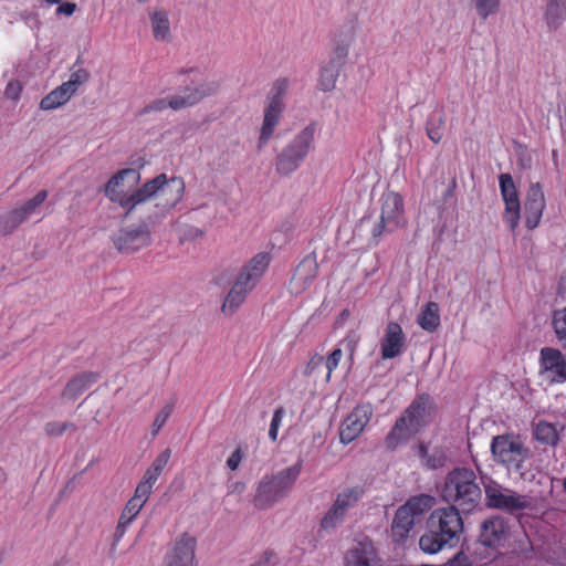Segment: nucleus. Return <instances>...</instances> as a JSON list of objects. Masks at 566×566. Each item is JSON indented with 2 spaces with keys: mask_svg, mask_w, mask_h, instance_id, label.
Returning a JSON list of instances; mask_svg holds the SVG:
<instances>
[{
  "mask_svg": "<svg viewBox=\"0 0 566 566\" xmlns=\"http://www.w3.org/2000/svg\"><path fill=\"white\" fill-rule=\"evenodd\" d=\"M463 532V522L455 507L434 510L427 520V531L419 539L420 548L436 554L446 546H454Z\"/></svg>",
  "mask_w": 566,
  "mask_h": 566,
  "instance_id": "1",
  "label": "nucleus"
},
{
  "mask_svg": "<svg viewBox=\"0 0 566 566\" xmlns=\"http://www.w3.org/2000/svg\"><path fill=\"white\" fill-rule=\"evenodd\" d=\"M270 261L268 252H260L241 268L221 305L226 316H232L241 307L265 274Z\"/></svg>",
  "mask_w": 566,
  "mask_h": 566,
  "instance_id": "2",
  "label": "nucleus"
},
{
  "mask_svg": "<svg viewBox=\"0 0 566 566\" xmlns=\"http://www.w3.org/2000/svg\"><path fill=\"white\" fill-rule=\"evenodd\" d=\"M442 497L451 507L469 513L480 503L482 492L476 483V475L471 469L459 468L448 473Z\"/></svg>",
  "mask_w": 566,
  "mask_h": 566,
  "instance_id": "3",
  "label": "nucleus"
},
{
  "mask_svg": "<svg viewBox=\"0 0 566 566\" xmlns=\"http://www.w3.org/2000/svg\"><path fill=\"white\" fill-rule=\"evenodd\" d=\"M431 420V403L428 396H418L386 437V447L395 450L400 443L407 442Z\"/></svg>",
  "mask_w": 566,
  "mask_h": 566,
  "instance_id": "4",
  "label": "nucleus"
},
{
  "mask_svg": "<svg viewBox=\"0 0 566 566\" xmlns=\"http://www.w3.org/2000/svg\"><path fill=\"white\" fill-rule=\"evenodd\" d=\"M114 223L118 230L112 240L119 253H136L150 244V227L140 214H116Z\"/></svg>",
  "mask_w": 566,
  "mask_h": 566,
  "instance_id": "5",
  "label": "nucleus"
},
{
  "mask_svg": "<svg viewBox=\"0 0 566 566\" xmlns=\"http://www.w3.org/2000/svg\"><path fill=\"white\" fill-rule=\"evenodd\" d=\"M185 181L180 177L159 174L136 189L137 206L156 201L163 209H172L182 199Z\"/></svg>",
  "mask_w": 566,
  "mask_h": 566,
  "instance_id": "6",
  "label": "nucleus"
},
{
  "mask_svg": "<svg viewBox=\"0 0 566 566\" xmlns=\"http://www.w3.org/2000/svg\"><path fill=\"white\" fill-rule=\"evenodd\" d=\"M317 128L311 123L297 132L277 155L275 171L281 176H290L296 171L314 148Z\"/></svg>",
  "mask_w": 566,
  "mask_h": 566,
  "instance_id": "7",
  "label": "nucleus"
},
{
  "mask_svg": "<svg viewBox=\"0 0 566 566\" xmlns=\"http://www.w3.org/2000/svg\"><path fill=\"white\" fill-rule=\"evenodd\" d=\"M301 472V465L295 464L280 471L277 474L264 476L256 489L253 504L258 510H268L291 492Z\"/></svg>",
  "mask_w": 566,
  "mask_h": 566,
  "instance_id": "8",
  "label": "nucleus"
},
{
  "mask_svg": "<svg viewBox=\"0 0 566 566\" xmlns=\"http://www.w3.org/2000/svg\"><path fill=\"white\" fill-rule=\"evenodd\" d=\"M491 452L494 460L506 468L507 471L524 475L523 468L526 460L531 458V450L516 437L500 434L492 439Z\"/></svg>",
  "mask_w": 566,
  "mask_h": 566,
  "instance_id": "9",
  "label": "nucleus"
},
{
  "mask_svg": "<svg viewBox=\"0 0 566 566\" xmlns=\"http://www.w3.org/2000/svg\"><path fill=\"white\" fill-rule=\"evenodd\" d=\"M140 172L134 168H124L115 172L104 185L103 192L111 201L120 208L133 209L137 207L136 190L132 187L140 182Z\"/></svg>",
  "mask_w": 566,
  "mask_h": 566,
  "instance_id": "10",
  "label": "nucleus"
},
{
  "mask_svg": "<svg viewBox=\"0 0 566 566\" xmlns=\"http://www.w3.org/2000/svg\"><path fill=\"white\" fill-rule=\"evenodd\" d=\"M219 90V84L214 81L202 82L196 87H187L182 92L175 95L157 98L149 103L146 112H161L166 108L180 111L191 107L202 101L205 97L216 94Z\"/></svg>",
  "mask_w": 566,
  "mask_h": 566,
  "instance_id": "11",
  "label": "nucleus"
},
{
  "mask_svg": "<svg viewBox=\"0 0 566 566\" xmlns=\"http://www.w3.org/2000/svg\"><path fill=\"white\" fill-rule=\"evenodd\" d=\"M433 497L421 494L409 499L401 505L395 514L391 532L395 537L403 539L413 528L416 518L420 517L426 511L431 509Z\"/></svg>",
  "mask_w": 566,
  "mask_h": 566,
  "instance_id": "12",
  "label": "nucleus"
},
{
  "mask_svg": "<svg viewBox=\"0 0 566 566\" xmlns=\"http://www.w3.org/2000/svg\"><path fill=\"white\" fill-rule=\"evenodd\" d=\"M287 87L289 82L285 78L279 80L274 83L273 90L275 91V95L265 107L263 124L259 136L258 147L260 149L269 143L276 125L279 124L281 114L284 109L282 96L285 94Z\"/></svg>",
  "mask_w": 566,
  "mask_h": 566,
  "instance_id": "13",
  "label": "nucleus"
},
{
  "mask_svg": "<svg viewBox=\"0 0 566 566\" xmlns=\"http://www.w3.org/2000/svg\"><path fill=\"white\" fill-rule=\"evenodd\" d=\"M485 497L490 507L510 513L522 511L530 506V497L527 495L518 494L492 481L485 484Z\"/></svg>",
  "mask_w": 566,
  "mask_h": 566,
  "instance_id": "14",
  "label": "nucleus"
},
{
  "mask_svg": "<svg viewBox=\"0 0 566 566\" xmlns=\"http://www.w3.org/2000/svg\"><path fill=\"white\" fill-rule=\"evenodd\" d=\"M539 375L549 382L566 381V355L554 347H543L539 352Z\"/></svg>",
  "mask_w": 566,
  "mask_h": 566,
  "instance_id": "15",
  "label": "nucleus"
},
{
  "mask_svg": "<svg viewBox=\"0 0 566 566\" xmlns=\"http://www.w3.org/2000/svg\"><path fill=\"white\" fill-rule=\"evenodd\" d=\"M373 408L370 405H360L345 418L339 428V439L344 444L354 441L364 431L370 420Z\"/></svg>",
  "mask_w": 566,
  "mask_h": 566,
  "instance_id": "16",
  "label": "nucleus"
},
{
  "mask_svg": "<svg viewBox=\"0 0 566 566\" xmlns=\"http://www.w3.org/2000/svg\"><path fill=\"white\" fill-rule=\"evenodd\" d=\"M207 228L208 224L202 222L197 214H178L171 222V231L180 244L202 238Z\"/></svg>",
  "mask_w": 566,
  "mask_h": 566,
  "instance_id": "17",
  "label": "nucleus"
},
{
  "mask_svg": "<svg viewBox=\"0 0 566 566\" xmlns=\"http://www.w3.org/2000/svg\"><path fill=\"white\" fill-rule=\"evenodd\" d=\"M195 551V537L182 534L176 539L171 551L167 554L164 566H197Z\"/></svg>",
  "mask_w": 566,
  "mask_h": 566,
  "instance_id": "18",
  "label": "nucleus"
},
{
  "mask_svg": "<svg viewBox=\"0 0 566 566\" xmlns=\"http://www.w3.org/2000/svg\"><path fill=\"white\" fill-rule=\"evenodd\" d=\"M509 535V525L502 516H491L481 524L480 543L486 547L502 546Z\"/></svg>",
  "mask_w": 566,
  "mask_h": 566,
  "instance_id": "19",
  "label": "nucleus"
},
{
  "mask_svg": "<svg viewBox=\"0 0 566 566\" xmlns=\"http://www.w3.org/2000/svg\"><path fill=\"white\" fill-rule=\"evenodd\" d=\"M406 344V337L401 326L398 323L390 322L387 324L384 337L380 340L381 357L391 359L399 356Z\"/></svg>",
  "mask_w": 566,
  "mask_h": 566,
  "instance_id": "20",
  "label": "nucleus"
},
{
  "mask_svg": "<svg viewBox=\"0 0 566 566\" xmlns=\"http://www.w3.org/2000/svg\"><path fill=\"white\" fill-rule=\"evenodd\" d=\"M317 262L315 259L306 258L296 268L291 281L290 289L293 293L300 294L312 284L317 275Z\"/></svg>",
  "mask_w": 566,
  "mask_h": 566,
  "instance_id": "21",
  "label": "nucleus"
},
{
  "mask_svg": "<svg viewBox=\"0 0 566 566\" xmlns=\"http://www.w3.org/2000/svg\"><path fill=\"white\" fill-rule=\"evenodd\" d=\"M376 549L370 541L358 542L345 556L346 566H376Z\"/></svg>",
  "mask_w": 566,
  "mask_h": 566,
  "instance_id": "22",
  "label": "nucleus"
},
{
  "mask_svg": "<svg viewBox=\"0 0 566 566\" xmlns=\"http://www.w3.org/2000/svg\"><path fill=\"white\" fill-rule=\"evenodd\" d=\"M397 226L394 214H366L360 219L361 231L370 232L374 239H378L385 231H391Z\"/></svg>",
  "mask_w": 566,
  "mask_h": 566,
  "instance_id": "23",
  "label": "nucleus"
},
{
  "mask_svg": "<svg viewBox=\"0 0 566 566\" xmlns=\"http://www.w3.org/2000/svg\"><path fill=\"white\" fill-rule=\"evenodd\" d=\"M148 17L154 39L159 42H170L171 28L169 12L163 8H154Z\"/></svg>",
  "mask_w": 566,
  "mask_h": 566,
  "instance_id": "24",
  "label": "nucleus"
},
{
  "mask_svg": "<svg viewBox=\"0 0 566 566\" xmlns=\"http://www.w3.org/2000/svg\"><path fill=\"white\" fill-rule=\"evenodd\" d=\"M96 381V375L92 373H82L73 377L65 385L61 398L66 401L76 400L92 384Z\"/></svg>",
  "mask_w": 566,
  "mask_h": 566,
  "instance_id": "25",
  "label": "nucleus"
},
{
  "mask_svg": "<svg viewBox=\"0 0 566 566\" xmlns=\"http://www.w3.org/2000/svg\"><path fill=\"white\" fill-rule=\"evenodd\" d=\"M564 427L558 423H552L545 420H539L534 423L533 434L537 442L548 447H556L560 440V431Z\"/></svg>",
  "mask_w": 566,
  "mask_h": 566,
  "instance_id": "26",
  "label": "nucleus"
},
{
  "mask_svg": "<svg viewBox=\"0 0 566 566\" xmlns=\"http://www.w3.org/2000/svg\"><path fill=\"white\" fill-rule=\"evenodd\" d=\"M544 21L549 31L558 30L566 21V0H548L544 10Z\"/></svg>",
  "mask_w": 566,
  "mask_h": 566,
  "instance_id": "27",
  "label": "nucleus"
},
{
  "mask_svg": "<svg viewBox=\"0 0 566 566\" xmlns=\"http://www.w3.org/2000/svg\"><path fill=\"white\" fill-rule=\"evenodd\" d=\"M75 93L63 82L61 85L51 91L40 102L42 111H53L65 105Z\"/></svg>",
  "mask_w": 566,
  "mask_h": 566,
  "instance_id": "28",
  "label": "nucleus"
},
{
  "mask_svg": "<svg viewBox=\"0 0 566 566\" xmlns=\"http://www.w3.org/2000/svg\"><path fill=\"white\" fill-rule=\"evenodd\" d=\"M500 189L506 205V212H518L520 200L516 186L510 174H502L499 177Z\"/></svg>",
  "mask_w": 566,
  "mask_h": 566,
  "instance_id": "29",
  "label": "nucleus"
},
{
  "mask_svg": "<svg viewBox=\"0 0 566 566\" xmlns=\"http://www.w3.org/2000/svg\"><path fill=\"white\" fill-rule=\"evenodd\" d=\"M340 66L336 62H326L321 66L318 75V88L323 92H331L336 87L340 73Z\"/></svg>",
  "mask_w": 566,
  "mask_h": 566,
  "instance_id": "30",
  "label": "nucleus"
},
{
  "mask_svg": "<svg viewBox=\"0 0 566 566\" xmlns=\"http://www.w3.org/2000/svg\"><path fill=\"white\" fill-rule=\"evenodd\" d=\"M418 324L427 332H434L440 325L439 305L436 302H428L421 310Z\"/></svg>",
  "mask_w": 566,
  "mask_h": 566,
  "instance_id": "31",
  "label": "nucleus"
},
{
  "mask_svg": "<svg viewBox=\"0 0 566 566\" xmlns=\"http://www.w3.org/2000/svg\"><path fill=\"white\" fill-rule=\"evenodd\" d=\"M358 31H359V25H358L357 21L344 23L335 32L333 42L350 50L352 46L356 42Z\"/></svg>",
  "mask_w": 566,
  "mask_h": 566,
  "instance_id": "32",
  "label": "nucleus"
},
{
  "mask_svg": "<svg viewBox=\"0 0 566 566\" xmlns=\"http://www.w3.org/2000/svg\"><path fill=\"white\" fill-rule=\"evenodd\" d=\"M363 495V486L355 485L346 488L337 494L336 500L333 504H335L336 506H338L339 509L347 513L349 509L354 507L358 503Z\"/></svg>",
  "mask_w": 566,
  "mask_h": 566,
  "instance_id": "33",
  "label": "nucleus"
},
{
  "mask_svg": "<svg viewBox=\"0 0 566 566\" xmlns=\"http://www.w3.org/2000/svg\"><path fill=\"white\" fill-rule=\"evenodd\" d=\"M530 212H543L545 209V198L542 186L539 184L531 185L525 202Z\"/></svg>",
  "mask_w": 566,
  "mask_h": 566,
  "instance_id": "34",
  "label": "nucleus"
},
{
  "mask_svg": "<svg viewBox=\"0 0 566 566\" xmlns=\"http://www.w3.org/2000/svg\"><path fill=\"white\" fill-rule=\"evenodd\" d=\"M419 457L422 459L423 464L429 469H438L444 465L446 455L440 450H433L431 454L428 453V448L420 443L417 448Z\"/></svg>",
  "mask_w": 566,
  "mask_h": 566,
  "instance_id": "35",
  "label": "nucleus"
},
{
  "mask_svg": "<svg viewBox=\"0 0 566 566\" xmlns=\"http://www.w3.org/2000/svg\"><path fill=\"white\" fill-rule=\"evenodd\" d=\"M90 78L91 73L87 69L74 65L71 70L69 80L64 83L69 88H71L76 94L78 88L86 84L90 81Z\"/></svg>",
  "mask_w": 566,
  "mask_h": 566,
  "instance_id": "36",
  "label": "nucleus"
},
{
  "mask_svg": "<svg viewBox=\"0 0 566 566\" xmlns=\"http://www.w3.org/2000/svg\"><path fill=\"white\" fill-rule=\"evenodd\" d=\"M146 502V499L134 493L133 497L128 500L124 510L122 511L119 518L132 523L134 518L138 515V513L142 511Z\"/></svg>",
  "mask_w": 566,
  "mask_h": 566,
  "instance_id": "37",
  "label": "nucleus"
},
{
  "mask_svg": "<svg viewBox=\"0 0 566 566\" xmlns=\"http://www.w3.org/2000/svg\"><path fill=\"white\" fill-rule=\"evenodd\" d=\"M159 475L160 474L153 472L150 469H147L144 473L142 481L137 484L135 493L148 500Z\"/></svg>",
  "mask_w": 566,
  "mask_h": 566,
  "instance_id": "38",
  "label": "nucleus"
},
{
  "mask_svg": "<svg viewBox=\"0 0 566 566\" xmlns=\"http://www.w3.org/2000/svg\"><path fill=\"white\" fill-rule=\"evenodd\" d=\"M346 516V512L333 504L321 521V527L325 531L334 530Z\"/></svg>",
  "mask_w": 566,
  "mask_h": 566,
  "instance_id": "39",
  "label": "nucleus"
},
{
  "mask_svg": "<svg viewBox=\"0 0 566 566\" xmlns=\"http://www.w3.org/2000/svg\"><path fill=\"white\" fill-rule=\"evenodd\" d=\"M380 201L381 212H398L403 208L401 196L395 191L384 192Z\"/></svg>",
  "mask_w": 566,
  "mask_h": 566,
  "instance_id": "40",
  "label": "nucleus"
},
{
  "mask_svg": "<svg viewBox=\"0 0 566 566\" xmlns=\"http://www.w3.org/2000/svg\"><path fill=\"white\" fill-rule=\"evenodd\" d=\"M478 15L482 20L496 14L500 9L501 0H473Z\"/></svg>",
  "mask_w": 566,
  "mask_h": 566,
  "instance_id": "41",
  "label": "nucleus"
},
{
  "mask_svg": "<svg viewBox=\"0 0 566 566\" xmlns=\"http://www.w3.org/2000/svg\"><path fill=\"white\" fill-rule=\"evenodd\" d=\"M174 402H168L157 412L151 426V434L154 437L157 436L161 428L166 424L167 420L174 411Z\"/></svg>",
  "mask_w": 566,
  "mask_h": 566,
  "instance_id": "42",
  "label": "nucleus"
},
{
  "mask_svg": "<svg viewBox=\"0 0 566 566\" xmlns=\"http://www.w3.org/2000/svg\"><path fill=\"white\" fill-rule=\"evenodd\" d=\"M75 431L76 426L70 421H49L44 426V432L49 437H61L66 431Z\"/></svg>",
  "mask_w": 566,
  "mask_h": 566,
  "instance_id": "43",
  "label": "nucleus"
},
{
  "mask_svg": "<svg viewBox=\"0 0 566 566\" xmlns=\"http://www.w3.org/2000/svg\"><path fill=\"white\" fill-rule=\"evenodd\" d=\"M23 220V214H0V233H11Z\"/></svg>",
  "mask_w": 566,
  "mask_h": 566,
  "instance_id": "44",
  "label": "nucleus"
},
{
  "mask_svg": "<svg viewBox=\"0 0 566 566\" xmlns=\"http://www.w3.org/2000/svg\"><path fill=\"white\" fill-rule=\"evenodd\" d=\"M553 327L557 338L560 342L566 340V307L554 313Z\"/></svg>",
  "mask_w": 566,
  "mask_h": 566,
  "instance_id": "45",
  "label": "nucleus"
},
{
  "mask_svg": "<svg viewBox=\"0 0 566 566\" xmlns=\"http://www.w3.org/2000/svg\"><path fill=\"white\" fill-rule=\"evenodd\" d=\"M48 198L46 190H40L32 198L28 199L23 206L21 207V212H32L34 210H39L43 207Z\"/></svg>",
  "mask_w": 566,
  "mask_h": 566,
  "instance_id": "46",
  "label": "nucleus"
},
{
  "mask_svg": "<svg viewBox=\"0 0 566 566\" xmlns=\"http://www.w3.org/2000/svg\"><path fill=\"white\" fill-rule=\"evenodd\" d=\"M343 357V352L340 348L334 349L329 356L324 358V368L326 369L325 378L328 381L332 375V371L338 366L339 360Z\"/></svg>",
  "mask_w": 566,
  "mask_h": 566,
  "instance_id": "47",
  "label": "nucleus"
},
{
  "mask_svg": "<svg viewBox=\"0 0 566 566\" xmlns=\"http://www.w3.org/2000/svg\"><path fill=\"white\" fill-rule=\"evenodd\" d=\"M443 119L441 117L438 118L437 123L430 122L427 127V135L430 140L438 144L441 142L443 137L442 133Z\"/></svg>",
  "mask_w": 566,
  "mask_h": 566,
  "instance_id": "48",
  "label": "nucleus"
},
{
  "mask_svg": "<svg viewBox=\"0 0 566 566\" xmlns=\"http://www.w3.org/2000/svg\"><path fill=\"white\" fill-rule=\"evenodd\" d=\"M171 455L170 449H165L163 452H160L156 459L153 461L151 465L148 468L153 472H156L158 474H161L165 467L167 465L169 459Z\"/></svg>",
  "mask_w": 566,
  "mask_h": 566,
  "instance_id": "49",
  "label": "nucleus"
},
{
  "mask_svg": "<svg viewBox=\"0 0 566 566\" xmlns=\"http://www.w3.org/2000/svg\"><path fill=\"white\" fill-rule=\"evenodd\" d=\"M350 50L333 42L332 59L328 62H336L342 67L348 59Z\"/></svg>",
  "mask_w": 566,
  "mask_h": 566,
  "instance_id": "50",
  "label": "nucleus"
},
{
  "mask_svg": "<svg viewBox=\"0 0 566 566\" xmlns=\"http://www.w3.org/2000/svg\"><path fill=\"white\" fill-rule=\"evenodd\" d=\"M283 416H284V409L282 407L277 408L273 413V418H272V421L270 424V430H269V437L272 441H275L277 438V431H279V427L282 422Z\"/></svg>",
  "mask_w": 566,
  "mask_h": 566,
  "instance_id": "51",
  "label": "nucleus"
},
{
  "mask_svg": "<svg viewBox=\"0 0 566 566\" xmlns=\"http://www.w3.org/2000/svg\"><path fill=\"white\" fill-rule=\"evenodd\" d=\"M22 91V85L19 81H10L4 88V96L9 99L15 101L19 98Z\"/></svg>",
  "mask_w": 566,
  "mask_h": 566,
  "instance_id": "52",
  "label": "nucleus"
},
{
  "mask_svg": "<svg viewBox=\"0 0 566 566\" xmlns=\"http://www.w3.org/2000/svg\"><path fill=\"white\" fill-rule=\"evenodd\" d=\"M318 369H325L324 368V357L321 355H315L308 361L306 369H305V374L311 376V375H314Z\"/></svg>",
  "mask_w": 566,
  "mask_h": 566,
  "instance_id": "53",
  "label": "nucleus"
},
{
  "mask_svg": "<svg viewBox=\"0 0 566 566\" xmlns=\"http://www.w3.org/2000/svg\"><path fill=\"white\" fill-rule=\"evenodd\" d=\"M60 6L56 8V15L71 17L76 11V3L74 2H60Z\"/></svg>",
  "mask_w": 566,
  "mask_h": 566,
  "instance_id": "54",
  "label": "nucleus"
},
{
  "mask_svg": "<svg viewBox=\"0 0 566 566\" xmlns=\"http://www.w3.org/2000/svg\"><path fill=\"white\" fill-rule=\"evenodd\" d=\"M130 523L127 521H123L122 518L118 520L115 533H114V543L113 546H115L125 535L126 528Z\"/></svg>",
  "mask_w": 566,
  "mask_h": 566,
  "instance_id": "55",
  "label": "nucleus"
},
{
  "mask_svg": "<svg viewBox=\"0 0 566 566\" xmlns=\"http://www.w3.org/2000/svg\"><path fill=\"white\" fill-rule=\"evenodd\" d=\"M242 460V454H241V451L238 449L235 451L232 452V454L229 457L228 461H227V465L232 470H237L240 462Z\"/></svg>",
  "mask_w": 566,
  "mask_h": 566,
  "instance_id": "56",
  "label": "nucleus"
},
{
  "mask_svg": "<svg viewBox=\"0 0 566 566\" xmlns=\"http://www.w3.org/2000/svg\"><path fill=\"white\" fill-rule=\"evenodd\" d=\"M274 557V553L266 551L263 553L261 558L251 566H271V560Z\"/></svg>",
  "mask_w": 566,
  "mask_h": 566,
  "instance_id": "57",
  "label": "nucleus"
},
{
  "mask_svg": "<svg viewBox=\"0 0 566 566\" xmlns=\"http://www.w3.org/2000/svg\"><path fill=\"white\" fill-rule=\"evenodd\" d=\"M541 214H526L525 224L528 230L535 229L539 223Z\"/></svg>",
  "mask_w": 566,
  "mask_h": 566,
  "instance_id": "58",
  "label": "nucleus"
},
{
  "mask_svg": "<svg viewBox=\"0 0 566 566\" xmlns=\"http://www.w3.org/2000/svg\"><path fill=\"white\" fill-rule=\"evenodd\" d=\"M520 217L521 214H506V223L512 231H515L520 221Z\"/></svg>",
  "mask_w": 566,
  "mask_h": 566,
  "instance_id": "59",
  "label": "nucleus"
},
{
  "mask_svg": "<svg viewBox=\"0 0 566 566\" xmlns=\"http://www.w3.org/2000/svg\"><path fill=\"white\" fill-rule=\"evenodd\" d=\"M450 566H469V564L465 556L458 554L450 560Z\"/></svg>",
  "mask_w": 566,
  "mask_h": 566,
  "instance_id": "60",
  "label": "nucleus"
},
{
  "mask_svg": "<svg viewBox=\"0 0 566 566\" xmlns=\"http://www.w3.org/2000/svg\"><path fill=\"white\" fill-rule=\"evenodd\" d=\"M8 481V474L4 469L0 465V488L3 486Z\"/></svg>",
  "mask_w": 566,
  "mask_h": 566,
  "instance_id": "61",
  "label": "nucleus"
},
{
  "mask_svg": "<svg viewBox=\"0 0 566 566\" xmlns=\"http://www.w3.org/2000/svg\"><path fill=\"white\" fill-rule=\"evenodd\" d=\"M98 415H99V412L97 411V412L95 413V416H94V421H96L97 423H99V422H101V421L98 420Z\"/></svg>",
  "mask_w": 566,
  "mask_h": 566,
  "instance_id": "62",
  "label": "nucleus"
},
{
  "mask_svg": "<svg viewBox=\"0 0 566 566\" xmlns=\"http://www.w3.org/2000/svg\"><path fill=\"white\" fill-rule=\"evenodd\" d=\"M563 486H564V490L566 491V478L564 479Z\"/></svg>",
  "mask_w": 566,
  "mask_h": 566,
  "instance_id": "63",
  "label": "nucleus"
},
{
  "mask_svg": "<svg viewBox=\"0 0 566 566\" xmlns=\"http://www.w3.org/2000/svg\"><path fill=\"white\" fill-rule=\"evenodd\" d=\"M149 0H138L139 3H146L148 2Z\"/></svg>",
  "mask_w": 566,
  "mask_h": 566,
  "instance_id": "64",
  "label": "nucleus"
}]
</instances>
